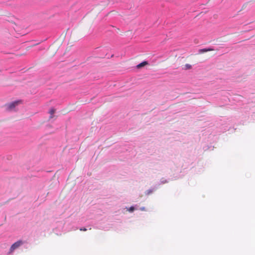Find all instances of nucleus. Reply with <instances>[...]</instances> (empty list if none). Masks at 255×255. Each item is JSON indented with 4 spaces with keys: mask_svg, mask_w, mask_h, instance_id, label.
Returning <instances> with one entry per match:
<instances>
[{
    "mask_svg": "<svg viewBox=\"0 0 255 255\" xmlns=\"http://www.w3.org/2000/svg\"><path fill=\"white\" fill-rule=\"evenodd\" d=\"M21 103V100H16L11 103L6 104L5 106L7 111H12L16 106Z\"/></svg>",
    "mask_w": 255,
    "mask_h": 255,
    "instance_id": "nucleus-1",
    "label": "nucleus"
},
{
    "mask_svg": "<svg viewBox=\"0 0 255 255\" xmlns=\"http://www.w3.org/2000/svg\"><path fill=\"white\" fill-rule=\"evenodd\" d=\"M23 244V242L21 240L18 241L13 244L10 248L9 254L12 253L15 250L18 248Z\"/></svg>",
    "mask_w": 255,
    "mask_h": 255,
    "instance_id": "nucleus-2",
    "label": "nucleus"
},
{
    "mask_svg": "<svg viewBox=\"0 0 255 255\" xmlns=\"http://www.w3.org/2000/svg\"><path fill=\"white\" fill-rule=\"evenodd\" d=\"M215 50V49L213 48V47H210L209 48H205L199 49V53H202L206 52L208 51H213Z\"/></svg>",
    "mask_w": 255,
    "mask_h": 255,
    "instance_id": "nucleus-3",
    "label": "nucleus"
},
{
    "mask_svg": "<svg viewBox=\"0 0 255 255\" xmlns=\"http://www.w3.org/2000/svg\"><path fill=\"white\" fill-rule=\"evenodd\" d=\"M147 64H148L147 61H144L142 62L141 63L138 64L136 66V67H137V68L139 69V68H140L144 66L145 65H146Z\"/></svg>",
    "mask_w": 255,
    "mask_h": 255,
    "instance_id": "nucleus-4",
    "label": "nucleus"
},
{
    "mask_svg": "<svg viewBox=\"0 0 255 255\" xmlns=\"http://www.w3.org/2000/svg\"><path fill=\"white\" fill-rule=\"evenodd\" d=\"M55 110L53 108H52L50 110L49 113L51 115L50 118H52V115L55 113Z\"/></svg>",
    "mask_w": 255,
    "mask_h": 255,
    "instance_id": "nucleus-5",
    "label": "nucleus"
},
{
    "mask_svg": "<svg viewBox=\"0 0 255 255\" xmlns=\"http://www.w3.org/2000/svg\"><path fill=\"white\" fill-rule=\"evenodd\" d=\"M153 191H154L153 189L148 190L146 191L145 194H146V195H148L150 194L151 193H152L153 192Z\"/></svg>",
    "mask_w": 255,
    "mask_h": 255,
    "instance_id": "nucleus-6",
    "label": "nucleus"
},
{
    "mask_svg": "<svg viewBox=\"0 0 255 255\" xmlns=\"http://www.w3.org/2000/svg\"><path fill=\"white\" fill-rule=\"evenodd\" d=\"M191 67H192L191 65L189 64H186L185 65V69H186V70L190 69L191 68Z\"/></svg>",
    "mask_w": 255,
    "mask_h": 255,
    "instance_id": "nucleus-7",
    "label": "nucleus"
},
{
    "mask_svg": "<svg viewBox=\"0 0 255 255\" xmlns=\"http://www.w3.org/2000/svg\"><path fill=\"white\" fill-rule=\"evenodd\" d=\"M134 210V208L133 207H130L128 210V211L130 212H133Z\"/></svg>",
    "mask_w": 255,
    "mask_h": 255,
    "instance_id": "nucleus-8",
    "label": "nucleus"
},
{
    "mask_svg": "<svg viewBox=\"0 0 255 255\" xmlns=\"http://www.w3.org/2000/svg\"><path fill=\"white\" fill-rule=\"evenodd\" d=\"M80 231H87V229L85 228H83L80 229Z\"/></svg>",
    "mask_w": 255,
    "mask_h": 255,
    "instance_id": "nucleus-9",
    "label": "nucleus"
},
{
    "mask_svg": "<svg viewBox=\"0 0 255 255\" xmlns=\"http://www.w3.org/2000/svg\"><path fill=\"white\" fill-rule=\"evenodd\" d=\"M114 54H112V55L111 56V57H114Z\"/></svg>",
    "mask_w": 255,
    "mask_h": 255,
    "instance_id": "nucleus-10",
    "label": "nucleus"
},
{
    "mask_svg": "<svg viewBox=\"0 0 255 255\" xmlns=\"http://www.w3.org/2000/svg\"><path fill=\"white\" fill-rule=\"evenodd\" d=\"M49 172H50V171H45L46 173H48Z\"/></svg>",
    "mask_w": 255,
    "mask_h": 255,
    "instance_id": "nucleus-11",
    "label": "nucleus"
}]
</instances>
